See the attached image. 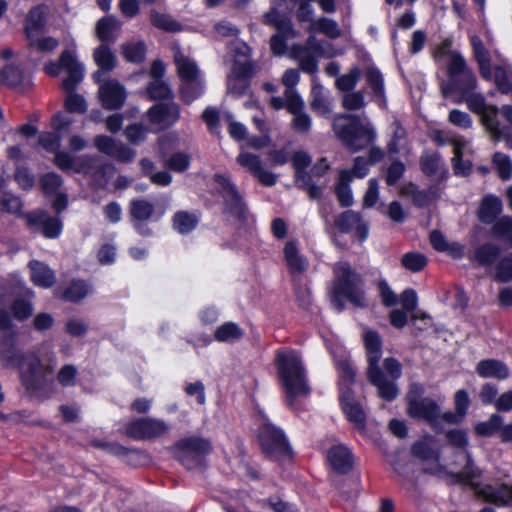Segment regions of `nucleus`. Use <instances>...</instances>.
Listing matches in <instances>:
<instances>
[{
  "instance_id": "obj_53",
  "label": "nucleus",
  "mask_w": 512,
  "mask_h": 512,
  "mask_svg": "<svg viewBox=\"0 0 512 512\" xmlns=\"http://www.w3.org/2000/svg\"><path fill=\"white\" fill-rule=\"evenodd\" d=\"M361 76V70L358 67H352L346 74L341 75L335 81V86L341 91H351L356 86Z\"/></svg>"
},
{
  "instance_id": "obj_6",
  "label": "nucleus",
  "mask_w": 512,
  "mask_h": 512,
  "mask_svg": "<svg viewBox=\"0 0 512 512\" xmlns=\"http://www.w3.org/2000/svg\"><path fill=\"white\" fill-rule=\"evenodd\" d=\"M61 64L67 73V77L64 78L62 83L63 88L68 93L65 99V106L69 112L84 113L87 110L85 99L74 92L83 79V66L70 50H64L61 53Z\"/></svg>"
},
{
  "instance_id": "obj_16",
  "label": "nucleus",
  "mask_w": 512,
  "mask_h": 512,
  "mask_svg": "<svg viewBox=\"0 0 512 512\" xmlns=\"http://www.w3.org/2000/svg\"><path fill=\"white\" fill-rule=\"evenodd\" d=\"M237 163L247 172L252 174L262 185L273 186L276 184L278 176L268 170H265L259 156L242 152L236 158Z\"/></svg>"
},
{
  "instance_id": "obj_12",
  "label": "nucleus",
  "mask_w": 512,
  "mask_h": 512,
  "mask_svg": "<svg viewBox=\"0 0 512 512\" xmlns=\"http://www.w3.org/2000/svg\"><path fill=\"white\" fill-rule=\"evenodd\" d=\"M168 431L169 426L164 420L151 417L138 418L126 426V434L135 440L160 438Z\"/></svg>"
},
{
  "instance_id": "obj_30",
  "label": "nucleus",
  "mask_w": 512,
  "mask_h": 512,
  "mask_svg": "<svg viewBox=\"0 0 512 512\" xmlns=\"http://www.w3.org/2000/svg\"><path fill=\"white\" fill-rule=\"evenodd\" d=\"M284 255L291 274H302L304 271H306L308 262L306 258L299 255L294 242L286 243L284 247Z\"/></svg>"
},
{
  "instance_id": "obj_23",
  "label": "nucleus",
  "mask_w": 512,
  "mask_h": 512,
  "mask_svg": "<svg viewBox=\"0 0 512 512\" xmlns=\"http://www.w3.org/2000/svg\"><path fill=\"white\" fill-rule=\"evenodd\" d=\"M121 22L113 15H108L96 23L95 35L102 42V44L114 43L120 33Z\"/></svg>"
},
{
  "instance_id": "obj_8",
  "label": "nucleus",
  "mask_w": 512,
  "mask_h": 512,
  "mask_svg": "<svg viewBox=\"0 0 512 512\" xmlns=\"http://www.w3.org/2000/svg\"><path fill=\"white\" fill-rule=\"evenodd\" d=\"M176 458L187 469L202 465L203 458L211 453L212 445L209 439L192 436L180 439L176 445Z\"/></svg>"
},
{
  "instance_id": "obj_51",
  "label": "nucleus",
  "mask_w": 512,
  "mask_h": 512,
  "mask_svg": "<svg viewBox=\"0 0 512 512\" xmlns=\"http://www.w3.org/2000/svg\"><path fill=\"white\" fill-rule=\"evenodd\" d=\"M401 264L411 272H418L427 265V258L419 252H408L402 256Z\"/></svg>"
},
{
  "instance_id": "obj_27",
  "label": "nucleus",
  "mask_w": 512,
  "mask_h": 512,
  "mask_svg": "<svg viewBox=\"0 0 512 512\" xmlns=\"http://www.w3.org/2000/svg\"><path fill=\"white\" fill-rule=\"evenodd\" d=\"M310 97V107L314 112L322 116L330 114L331 101L323 86L316 79L312 81Z\"/></svg>"
},
{
  "instance_id": "obj_63",
  "label": "nucleus",
  "mask_w": 512,
  "mask_h": 512,
  "mask_svg": "<svg viewBox=\"0 0 512 512\" xmlns=\"http://www.w3.org/2000/svg\"><path fill=\"white\" fill-rule=\"evenodd\" d=\"M492 234L497 238L509 239L512 236V218L503 216L497 219L492 226Z\"/></svg>"
},
{
  "instance_id": "obj_26",
  "label": "nucleus",
  "mask_w": 512,
  "mask_h": 512,
  "mask_svg": "<svg viewBox=\"0 0 512 512\" xmlns=\"http://www.w3.org/2000/svg\"><path fill=\"white\" fill-rule=\"evenodd\" d=\"M28 267L31 271L32 282L42 288H50L56 283V276L52 269L43 262L32 260Z\"/></svg>"
},
{
  "instance_id": "obj_25",
  "label": "nucleus",
  "mask_w": 512,
  "mask_h": 512,
  "mask_svg": "<svg viewBox=\"0 0 512 512\" xmlns=\"http://www.w3.org/2000/svg\"><path fill=\"white\" fill-rule=\"evenodd\" d=\"M470 41L475 60L479 66V72L483 78L489 80L492 77L490 53L477 35L471 36Z\"/></svg>"
},
{
  "instance_id": "obj_13",
  "label": "nucleus",
  "mask_w": 512,
  "mask_h": 512,
  "mask_svg": "<svg viewBox=\"0 0 512 512\" xmlns=\"http://www.w3.org/2000/svg\"><path fill=\"white\" fill-rule=\"evenodd\" d=\"M147 116L157 130H165L180 119V106L175 102L159 103L148 110Z\"/></svg>"
},
{
  "instance_id": "obj_37",
  "label": "nucleus",
  "mask_w": 512,
  "mask_h": 512,
  "mask_svg": "<svg viewBox=\"0 0 512 512\" xmlns=\"http://www.w3.org/2000/svg\"><path fill=\"white\" fill-rule=\"evenodd\" d=\"M501 253V249L494 243L480 245L474 252V257L479 265L487 266L493 264Z\"/></svg>"
},
{
  "instance_id": "obj_54",
  "label": "nucleus",
  "mask_w": 512,
  "mask_h": 512,
  "mask_svg": "<svg viewBox=\"0 0 512 512\" xmlns=\"http://www.w3.org/2000/svg\"><path fill=\"white\" fill-rule=\"evenodd\" d=\"M502 424L503 418L498 414H493L487 421L478 423L475 427V431L480 436H491L499 432Z\"/></svg>"
},
{
  "instance_id": "obj_11",
  "label": "nucleus",
  "mask_w": 512,
  "mask_h": 512,
  "mask_svg": "<svg viewBox=\"0 0 512 512\" xmlns=\"http://www.w3.org/2000/svg\"><path fill=\"white\" fill-rule=\"evenodd\" d=\"M259 441L263 452L270 457L290 455V446L283 432L270 423H263L259 430Z\"/></svg>"
},
{
  "instance_id": "obj_43",
  "label": "nucleus",
  "mask_w": 512,
  "mask_h": 512,
  "mask_svg": "<svg viewBox=\"0 0 512 512\" xmlns=\"http://www.w3.org/2000/svg\"><path fill=\"white\" fill-rule=\"evenodd\" d=\"M364 75L368 86L372 90L373 95L380 99H384L385 89L381 72L375 67H368Z\"/></svg>"
},
{
  "instance_id": "obj_64",
  "label": "nucleus",
  "mask_w": 512,
  "mask_h": 512,
  "mask_svg": "<svg viewBox=\"0 0 512 512\" xmlns=\"http://www.w3.org/2000/svg\"><path fill=\"white\" fill-rule=\"evenodd\" d=\"M342 106L349 111L360 110L365 106L364 93L362 91L346 93L342 98Z\"/></svg>"
},
{
  "instance_id": "obj_20",
  "label": "nucleus",
  "mask_w": 512,
  "mask_h": 512,
  "mask_svg": "<svg viewBox=\"0 0 512 512\" xmlns=\"http://www.w3.org/2000/svg\"><path fill=\"white\" fill-rule=\"evenodd\" d=\"M408 412L410 416L425 419L431 424L437 423L440 417V407L430 398L409 399Z\"/></svg>"
},
{
  "instance_id": "obj_14",
  "label": "nucleus",
  "mask_w": 512,
  "mask_h": 512,
  "mask_svg": "<svg viewBox=\"0 0 512 512\" xmlns=\"http://www.w3.org/2000/svg\"><path fill=\"white\" fill-rule=\"evenodd\" d=\"M230 51L233 54V73L239 76H254L258 73L259 67L250 59L251 48L245 42H231Z\"/></svg>"
},
{
  "instance_id": "obj_41",
  "label": "nucleus",
  "mask_w": 512,
  "mask_h": 512,
  "mask_svg": "<svg viewBox=\"0 0 512 512\" xmlns=\"http://www.w3.org/2000/svg\"><path fill=\"white\" fill-rule=\"evenodd\" d=\"M121 52L128 62L141 63L145 59L146 46L143 41L128 42L121 46Z\"/></svg>"
},
{
  "instance_id": "obj_19",
  "label": "nucleus",
  "mask_w": 512,
  "mask_h": 512,
  "mask_svg": "<svg viewBox=\"0 0 512 512\" xmlns=\"http://www.w3.org/2000/svg\"><path fill=\"white\" fill-rule=\"evenodd\" d=\"M98 94L102 106L108 110L121 108L126 99L124 87L114 79H109L101 83Z\"/></svg>"
},
{
  "instance_id": "obj_5",
  "label": "nucleus",
  "mask_w": 512,
  "mask_h": 512,
  "mask_svg": "<svg viewBox=\"0 0 512 512\" xmlns=\"http://www.w3.org/2000/svg\"><path fill=\"white\" fill-rule=\"evenodd\" d=\"M56 366L53 353L38 356L34 352L27 353L26 362L20 369L22 384L28 391L44 388L51 379Z\"/></svg>"
},
{
  "instance_id": "obj_50",
  "label": "nucleus",
  "mask_w": 512,
  "mask_h": 512,
  "mask_svg": "<svg viewBox=\"0 0 512 512\" xmlns=\"http://www.w3.org/2000/svg\"><path fill=\"white\" fill-rule=\"evenodd\" d=\"M492 78L501 93L512 94V75H510L503 67L496 66L490 79Z\"/></svg>"
},
{
  "instance_id": "obj_4",
  "label": "nucleus",
  "mask_w": 512,
  "mask_h": 512,
  "mask_svg": "<svg viewBox=\"0 0 512 512\" xmlns=\"http://www.w3.org/2000/svg\"><path fill=\"white\" fill-rule=\"evenodd\" d=\"M460 456L467 464L463 471L451 474L454 483H465L470 485L474 489L475 494L485 501L495 503L499 506L512 505V484L480 486L478 483V479L481 474L480 470L475 467L470 455L462 452L460 453Z\"/></svg>"
},
{
  "instance_id": "obj_55",
  "label": "nucleus",
  "mask_w": 512,
  "mask_h": 512,
  "mask_svg": "<svg viewBox=\"0 0 512 512\" xmlns=\"http://www.w3.org/2000/svg\"><path fill=\"white\" fill-rule=\"evenodd\" d=\"M181 97L186 103H191L202 93V83L200 78L192 81H182Z\"/></svg>"
},
{
  "instance_id": "obj_22",
  "label": "nucleus",
  "mask_w": 512,
  "mask_h": 512,
  "mask_svg": "<svg viewBox=\"0 0 512 512\" xmlns=\"http://www.w3.org/2000/svg\"><path fill=\"white\" fill-rule=\"evenodd\" d=\"M327 460L331 468L339 474H346L353 467V456L342 444L334 445L328 450Z\"/></svg>"
},
{
  "instance_id": "obj_48",
  "label": "nucleus",
  "mask_w": 512,
  "mask_h": 512,
  "mask_svg": "<svg viewBox=\"0 0 512 512\" xmlns=\"http://www.w3.org/2000/svg\"><path fill=\"white\" fill-rule=\"evenodd\" d=\"M447 440L451 445L456 448L461 449L457 452L456 456L459 459V463H464V467L461 471H463L466 467V461L460 456V453L465 452L469 455V453L464 449L468 444V438L464 431L462 430H450L446 433Z\"/></svg>"
},
{
  "instance_id": "obj_59",
  "label": "nucleus",
  "mask_w": 512,
  "mask_h": 512,
  "mask_svg": "<svg viewBox=\"0 0 512 512\" xmlns=\"http://www.w3.org/2000/svg\"><path fill=\"white\" fill-rule=\"evenodd\" d=\"M250 77L251 76H239L232 71L227 80L228 92L236 97L243 95L248 88L247 79Z\"/></svg>"
},
{
  "instance_id": "obj_57",
  "label": "nucleus",
  "mask_w": 512,
  "mask_h": 512,
  "mask_svg": "<svg viewBox=\"0 0 512 512\" xmlns=\"http://www.w3.org/2000/svg\"><path fill=\"white\" fill-rule=\"evenodd\" d=\"M88 286L83 281H72L70 286L63 293V299L71 302H77L88 294Z\"/></svg>"
},
{
  "instance_id": "obj_49",
  "label": "nucleus",
  "mask_w": 512,
  "mask_h": 512,
  "mask_svg": "<svg viewBox=\"0 0 512 512\" xmlns=\"http://www.w3.org/2000/svg\"><path fill=\"white\" fill-rule=\"evenodd\" d=\"M309 30L319 31L333 39L338 38L341 35L337 23L334 20L328 18H320L317 21H313Z\"/></svg>"
},
{
  "instance_id": "obj_28",
  "label": "nucleus",
  "mask_w": 512,
  "mask_h": 512,
  "mask_svg": "<svg viewBox=\"0 0 512 512\" xmlns=\"http://www.w3.org/2000/svg\"><path fill=\"white\" fill-rule=\"evenodd\" d=\"M46 25L45 10L42 6L33 7L27 14L24 21L25 38L42 34Z\"/></svg>"
},
{
  "instance_id": "obj_61",
  "label": "nucleus",
  "mask_w": 512,
  "mask_h": 512,
  "mask_svg": "<svg viewBox=\"0 0 512 512\" xmlns=\"http://www.w3.org/2000/svg\"><path fill=\"white\" fill-rule=\"evenodd\" d=\"M39 183L45 194H53L62 186L63 180L58 174L49 172L41 176Z\"/></svg>"
},
{
  "instance_id": "obj_21",
  "label": "nucleus",
  "mask_w": 512,
  "mask_h": 512,
  "mask_svg": "<svg viewBox=\"0 0 512 512\" xmlns=\"http://www.w3.org/2000/svg\"><path fill=\"white\" fill-rule=\"evenodd\" d=\"M476 86V77L470 70L469 72H465L463 75L457 78L454 77L453 80L443 82L441 85V93L443 97L447 98L451 95L452 92L457 91L461 93L462 97H464L473 92Z\"/></svg>"
},
{
  "instance_id": "obj_58",
  "label": "nucleus",
  "mask_w": 512,
  "mask_h": 512,
  "mask_svg": "<svg viewBox=\"0 0 512 512\" xmlns=\"http://www.w3.org/2000/svg\"><path fill=\"white\" fill-rule=\"evenodd\" d=\"M11 310L17 320L23 321L32 315L33 305L29 299L16 298L12 302Z\"/></svg>"
},
{
  "instance_id": "obj_52",
  "label": "nucleus",
  "mask_w": 512,
  "mask_h": 512,
  "mask_svg": "<svg viewBox=\"0 0 512 512\" xmlns=\"http://www.w3.org/2000/svg\"><path fill=\"white\" fill-rule=\"evenodd\" d=\"M454 144V157L452 158L453 170L456 175H468L471 170L469 161L462 160L463 144L460 141H453Z\"/></svg>"
},
{
  "instance_id": "obj_31",
  "label": "nucleus",
  "mask_w": 512,
  "mask_h": 512,
  "mask_svg": "<svg viewBox=\"0 0 512 512\" xmlns=\"http://www.w3.org/2000/svg\"><path fill=\"white\" fill-rule=\"evenodd\" d=\"M129 213L133 221L147 222L154 215L155 206L146 199H133L130 202Z\"/></svg>"
},
{
  "instance_id": "obj_1",
  "label": "nucleus",
  "mask_w": 512,
  "mask_h": 512,
  "mask_svg": "<svg viewBox=\"0 0 512 512\" xmlns=\"http://www.w3.org/2000/svg\"><path fill=\"white\" fill-rule=\"evenodd\" d=\"M368 367L367 377L369 382L378 390V395L386 401H392L398 395V388L395 380L401 376V364L395 358L389 357L384 360V373L379 366L382 355V341L379 334L373 330L366 329L363 334Z\"/></svg>"
},
{
  "instance_id": "obj_42",
  "label": "nucleus",
  "mask_w": 512,
  "mask_h": 512,
  "mask_svg": "<svg viewBox=\"0 0 512 512\" xmlns=\"http://www.w3.org/2000/svg\"><path fill=\"white\" fill-rule=\"evenodd\" d=\"M243 336L242 329L233 322H226L219 326L214 333V338L219 342H232Z\"/></svg>"
},
{
  "instance_id": "obj_10",
  "label": "nucleus",
  "mask_w": 512,
  "mask_h": 512,
  "mask_svg": "<svg viewBox=\"0 0 512 512\" xmlns=\"http://www.w3.org/2000/svg\"><path fill=\"white\" fill-rule=\"evenodd\" d=\"M215 180L224 199L225 213L236 222H244L247 218V206L235 185L223 175H216Z\"/></svg>"
},
{
  "instance_id": "obj_60",
  "label": "nucleus",
  "mask_w": 512,
  "mask_h": 512,
  "mask_svg": "<svg viewBox=\"0 0 512 512\" xmlns=\"http://www.w3.org/2000/svg\"><path fill=\"white\" fill-rule=\"evenodd\" d=\"M391 126L393 135L388 144V151L391 154H397L403 146V142L406 137V131L399 121H394Z\"/></svg>"
},
{
  "instance_id": "obj_38",
  "label": "nucleus",
  "mask_w": 512,
  "mask_h": 512,
  "mask_svg": "<svg viewBox=\"0 0 512 512\" xmlns=\"http://www.w3.org/2000/svg\"><path fill=\"white\" fill-rule=\"evenodd\" d=\"M502 211V203L496 197H486L482 201L480 220L484 223L493 222Z\"/></svg>"
},
{
  "instance_id": "obj_47",
  "label": "nucleus",
  "mask_w": 512,
  "mask_h": 512,
  "mask_svg": "<svg viewBox=\"0 0 512 512\" xmlns=\"http://www.w3.org/2000/svg\"><path fill=\"white\" fill-rule=\"evenodd\" d=\"M150 20L155 27L167 32H176L181 30V25L166 14L152 11Z\"/></svg>"
},
{
  "instance_id": "obj_35",
  "label": "nucleus",
  "mask_w": 512,
  "mask_h": 512,
  "mask_svg": "<svg viewBox=\"0 0 512 512\" xmlns=\"http://www.w3.org/2000/svg\"><path fill=\"white\" fill-rule=\"evenodd\" d=\"M26 42L28 49L40 53H50L54 51L59 45V42L56 38L51 36H43L42 34H37L31 36V38H26Z\"/></svg>"
},
{
  "instance_id": "obj_33",
  "label": "nucleus",
  "mask_w": 512,
  "mask_h": 512,
  "mask_svg": "<svg viewBox=\"0 0 512 512\" xmlns=\"http://www.w3.org/2000/svg\"><path fill=\"white\" fill-rule=\"evenodd\" d=\"M351 181L352 175L348 170L340 172L338 182L335 187V194L342 207H349L353 204L352 192L349 186Z\"/></svg>"
},
{
  "instance_id": "obj_18",
  "label": "nucleus",
  "mask_w": 512,
  "mask_h": 512,
  "mask_svg": "<svg viewBox=\"0 0 512 512\" xmlns=\"http://www.w3.org/2000/svg\"><path fill=\"white\" fill-rule=\"evenodd\" d=\"M334 226L341 233L354 232L360 241H364L368 236V226L363 221L362 216L353 210H347L339 214L334 219Z\"/></svg>"
},
{
  "instance_id": "obj_56",
  "label": "nucleus",
  "mask_w": 512,
  "mask_h": 512,
  "mask_svg": "<svg viewBox=\"0 0 512 512\" xmlns=\"http://www.w3.org/2000/svg\"><path fill=\"white\" fill-rule=\"evenodd\" d=\"M493 164L502 180H509L512 176V161L504 153L497 152L493 156Z\"/></svg>"
},
{
  "instance_id": "obj_17",
  "label": "nucleus",
  "mask_w": 512,
  "mask_h": 512,
  "mask_svg": "<svg viewBox=\"0 0 512 512\" xmlns=\"http://www.w3.org/2000/svg\"><path fill=\"white\" fill-rule=\"evenodd\" d=\"M17 333H4L1 337L2 348L0 350V361L6 368L21 367L26 362L27 354L16 347Z\"/></svg>"
},
{
  "instance_id": "obj_45",
  "label": "nucleus",
  "mask_w": 512,
  "mask_h": 512,
  "mask_svg": "<svg viewBox=\"0 0 512 512\" xmlns=\"http://www.w3.org/2000/svg\"><path fill=\"white\" fill-rule=\"evenodd\" d=\"M311 164V157L303 151L295 152L292 158V165L294 169L296 170V183H304L305 184V178L309 176L305 172V169Z\"/></svg>"
},
{
  "instance_id": "obj_34",
  "label": "nucleus",
  "mask_w": 512,
  "mask_h": 512,
  "mask_svg": "<svg viewBox=\"0 0 512 512\" xmlns=\"http://www.w3.org/2000/svg\"><path fill=\"white\" fill-rule=\"evenodd\" d=\"M341 400L344 413L349 421L362 426L365 421V413L359 403L354 400L352 394L349 391L343 393Z\"/></svg>"
},
{
  "instance_id": "obj_24",
  "label": "nucleus",
  "mask_w": 512,
  "mask_h": 512,
  "mask_svg": "<svg viewBox=\"0 0 512 512\" xmlns=\"http://www.w3.org/2000/svg\"><path fill=\"white\" fill-rule=\"evenodd\" d=\"M476 372L482 378L505 380L509 377V368L507 365L496 359L481 360L476 366Z\"/></svg>"
},
{
  "instance_id": "obj_2",
  "label": "nucleus",
  "mask_w": 512,
  "mask_h": 512,
  "mask_svg": "<svg viewBox=\"0 0 512 512\" xmlns=\"http://www.w3.org/2000/svg\"><path fill=\"white\" fill-rule=\"evenodd\" d=\"M278 376L289 405L297 397H306L310 388L300 356L294 351L278 352L276 357Z\"/></svg>"
},
{
  "instance_id": "obj_7",
  "label": "nucleus",
  "mask_w": 512,
  "mask_h": 512,
  "mask_svg": "<svg viewBox=\"0 0 512 512\" xmlns=\"http://www.w3.org/2000/svg\"><path fill=\"white\" fill-rule=\"evenodd\" d=\"M336 293L342 294L353 305L365 307L366 301L362 290V278L348 263L339 262L334 267Z\"/></svg>"
},
{
  "instance_id": "obj_32",
  "label": "nucleus",
  "mask_w": 512,
  "mask_h": 512,
  "mask_svg": "<svg viewBox=\"0 0 512 512\" xmlns=\"http://www.w3.org/2000/svg\"><path fill=\"white\" fill-rule=\"evenodd\" d=\"M102 447L106 451L111 454L124 457L127 462L135 464H139L145 460H147L148 456L144 451L136 450V449H128L119 444L109 443V444H97Z\"/></svg>"
},
{
  "instance_id": "obj_44",
  "label": "nucleus",
  "mask_w": 512,
  "mask_h": 512,
  "mask_svg": "<svg viewBox=\"0 0 512 512\" xmlns=\"http://www.w3.org/2000/svg\"><path fill=\"white\" fill-rule=\"evenodd\" d=\"M94 61L102 69L110 71L116 66V57L107 44L99 45L93 54Z\"/></svg>"
},
{
  "instance_id": "obj_29",
  "label": "nucleus",
  "mask_w": 512,
  "mask_h": 512,
  "mask_svg": "<svg viewBox=\"0 0 512 512\" xmlns=\"http://www.w3.org/2000/svg\"><path fill=\"white\" fill-rule=\"evenodd\" d=\"M174 62L182 81H192L200 78L199 69L195 61L178 49L174 52Z\"/></svg>"
},
{
  "instance_id": "obj_40",
  "label": "nucleus",
  "mask_w": 512,
  "mask_h": 512,
  "mask_svg": "<svg viewBox=\"0 0 512 512\" xmlns=\"http://www.w3.org/2000/svg\"><path fill=\"white\" fill-rule=\"evenodd\" d=\"M23 70L14 63L6 65L0 71V81L9 87H18L23 83Z\"/></svg>"
},
{
  "instance_id": "obj_39",
  "label": "nucleus",
  "mask_w": 512,
  "mask_h": 512,
  "mask_svg": "<svg viewBox=\"0 0 512 512\" xmlns=\"http://www.w3.org/2000/svg\"><path fill=\"white\" fill-rule=\"evenodd\" d=\"M412 454L421 460H438L439 453L434 448L431 438H424L413 444Z\"/></svg>"
},
{
  "instance_id": "obj_46",
  "label": "nucleus",
  "mask_w": 512,
  "mask_h": 512,
  "mask_svg": "<svg viewBox=\"0 0 512 512\" xmlns=\"http://www.w3.org/2000/svg\"><path fill=\"white\" fill-rule=\"evenodd\" d=\"M448 74L449 80H453L463 75L465 72H469L470 69L466 65L465 59L458 52H448Z\"/></svg>"
},
{
  "instance_id": "obj_62",
  "label": "nucleus",
  "mask_w": 512,
  "mask_h": 512,
  "mask_svg": "<svg viewBox=\"0 0 512 512\" xmlns=\"http://www.w3.org/2000/svg\"><path fill=\"white\" fill-rule=\"evenodd\" d=\"M421 168L426 175H435L442 164L438 153H425L420 159Z\"/></svg>"
},
{
  "instance_id": "obj_9",
  "label": "nucleus",
  "mask_w": 512,
  "mask_h": 512,
  "mask_svg": "<svg viewBox=\"0 0 512 512\" xmlns=\"http://www.w3.org/2000/svg\"><path fill=\"white\" fill-rule=\"evenodd\" d=\"M468 108L481 116L482 122L490 133L494 141H500L504 132L498 120V108L493 105H487L482 94L471 92L462 97Z\"/></svg>"
},
{
  "instance_id": "obj_15",
  "label": "nucleus",
  "mask_w": 512,
  "mask_h": 512,
  "mask_svg": "<svg viewBox=\"0 0 512 512\" xmlns=\"http://www.w3.org/2000/svg\"><path fill=\"white\" fill-rule=\"evenodd\" d=\"M27 225L35 230L41 231L47 238H56L62 230V222L58 217H51L46 211L38 210L27 213L25 216Z\"/></svg>"
},
{
  "instance_id": "obj_36",
  "label": "nucleus",
  "mask_w": 512,
  "mask_h": 512,
  "mask_svg": "<svg viewBox=\"0 0 512 512\" xmlns=\"http://www.w3.org/2000/svg\"><path fill=\"white\" fill-rule=\"evenodd\" d=\"M198 216L188 211H178L173 216V228L180 234L191 232L198 224Z\"/></svg>"
},
{
  "instance_id": "obj_3",
  "label": "nucleus",
  "mask_w": 512,
  "mask_h": 512,
  "mask_svg": "<svg viewBox=\"0 0 512 512\" xmlns=\"http://www.w3.org/2000/svg\"><path fill=\"white\" fill-rule=\"evenodd\" d=\"M332 128L337 138L352 152L370 147L376 139V131L372 124L357 115L335 116Z\"/></svg>"
}]
</instances>
